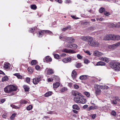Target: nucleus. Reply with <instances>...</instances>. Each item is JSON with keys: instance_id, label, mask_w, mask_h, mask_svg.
I'll use <instances>...</instances> for the list:
<instances>
[{"instance_id": "obj_1", "label": "nucleus", "mask_w": 120, "mask_h": 120, "mask_svg": "<svg viewBox=\"0 0 120 120\" xmlns=\"http://www.w3.org/2000/svg\"><path fill=\"white\" fill-rule=\"evenodd\" d=\"M17 89L16 86L13 85H10L5 87L4 89V90L6 93H9L16 91Z\"/></svg>"}, {"instance_id": "obj_2", "label": "nucleus", "mask_w": 120, "mask_h": 120, "mask_svg": "<svg viewBox=\"0 0 120 120\" xmlns=\"http://www.w3.org/2000/svg\"><path fill=\"white\" fill-rule=\"evenodd\" d=\"M90 38L88 42V44L89 46L95 47H99L100 44L99 42L94 40L92 37H91Z\"/></svg>"}, {"instance_id": "obj_3", "label": "nucleus", "mask_w": 120, "mask_h": 120, "mask_svg": "<svg viewBox=\"0 0 120 120\" xmlns=\"http://www.w3.org/2000/svg\"><path fill=\"white\" fill-rule=\"evenodd\" d=\"M110 66L114 69L116 71H120V63L119 62H111L110 64Z\"/></svg>"}, {"instance_id": "obj_4", "label": "nucleus", "mask_w": 120, "mask_h": 120, "mask_svg": "<svg viewBox=\"0 0 120 120\" xmlns=\"http://www.w3.org/2000/svg\"><path fill=\"white\" fill-rule=\"evenodd\" d=\"M102 86H99L97 84L95 85L94 88L95 89V92L96 95L100 94L101 92V89L102 88Z\"/></svg>"}, {"instance_id": "obj_5", "label": "nucleus", "mask_w": 120, "mask_h": 120, "mask_svg": "<svg viewBox=\"0 0 120 120\" xmlns=\"http://www.w3.org/2000/svg\"><path fill=\"white\" fill-rule=\"evenodd\" d=\"M120 45V41L112 45H109L108 46V47L109 49L112 50Z\"/></svg>"}, {"instance_id": "obj_6", "label": "nucleus", "mask_w": 120, "mask_h": 120, "mask_svg": "<svg viewBox=\"0 0 120 120\" xmlns=\"http://www.w3.org/2000/svg\"><path fill=\"white\" fill-rule=\"evenodd\" d=\"M91 37L89 36H83L81 37L80 39L85 42H88L90 40Z\"/></svg>"}, {"instance_id": "obj_7", "label": "nucleus", "mask_w": 120, "mask_h": 120, "mask_svg": "<svg viewBox=\"0 0 120 120\" xmlns=\"http://www.w3.org/2000/svg\"><path fill=\"white\" fill-rule=\"evenodd\" d=\"M51 32V31L49 30H40L39 31V37H42L44 34L45 33H50Z\"/></svg>"}, {"instance_id": "obj_8", "label": "nucleus", "mask_w": 120, "mask_h": 120, "mask_svg": "<svg viewBox=\"0 0 120 120\" xmlns=\"http://www.w3.org/2000/svg\"><path fill=\"white\" fill-rule=\"evenodd\" d=\"M111 40L113 41H119L120 40V36L119 35L112 34Z\"/></svg>"}, {"instance_id": "obj_9", "label": "nucleus", "mask_w": 120, "mask_h": 120, "mask_svg": "<svg viewBox=\"0 0 120 120\" xmlns=\"http://www.w3.org/2000/svg\"><path fill=\"white\" fill-rule=\"evenodd\" d=\"M94 55L95 56L99 57L103 55V53L98 50L95 51L93 53Z\"/></svg>"}, {"instance_id": "obj_10", "label": "nucleus", "mask_w": 120, "mask_h": 120, "mask_svg": "<svg viewBox=\"0 0 120 120\" xmlns=\"http://www.w3.org/2000/svg\"><path fill=\"white\" fill-rule=\"evenodd\" d=\"M117 101H119L120 102V99L119 98L117 97H115L114 99L111 101L112 104H116L117 103Z\"/></svg>"}, {"instance_id": "obj_11", "label": "nucleus", "mask_w": 120, "mask_h": 120, "mask_svg": "<svg viewBox=\"0 0 120 120\" xmlns=\"http://www.w3.org/2000/svg\"><path fill=\"white\" fill-rule=\"evenodd\" d=\"M62 51L63 52L68 53H75V52L73 50L71 49H64Z\"/></svg>"}, {"instance_id": "obj_12", "label": "nucleus", "mask_w": 120, "mask_h": 120, "mask_svg": "<svg viewBox=\"0 0 120 120\" xmlns=\"http://www.w3.org/2000/svg\"><path fill=\"white\" fill-rule=\"evenodd\" d=\"M11 67L10 64L7 62L4 63L3 68L5 69H10Z\"/></svg>"}, {"instance_id": "obj_13", "label": "nucleus", "mask_w": 120, "mask_h": 120, "mask_svg": "<svg viewBox=\"0 0 120 120\" xmlns=\"http://www.w3.org/2000/svg\"><path fill=\"white\" fill-rule=\"evenodd\" d=\"M112 34H109L105 36L104 37L103 39L105 40H111Z\"/></svg>"}, {"instance_id": "obj_14", "label": "nucleus", "mask_w": 120, "mask_h": 120, "mask_svg": "<svg viewBox=\"0 0 120 120\" xmlns=\"http://www.w3.org/2000/svg\"><path fill=\"white\" fill-rule=\"evenodd\" d=\"M94 105V106H91L89 107L88 108V111H90L91 109H96L98 108V106L94 104H93Z\"/></svg>"}, {"instance_id": "obj_15", "label": "nucleus", "mask_w": 120, "mask_h": 120, "mask_svg": "<svg viewBox=\"0 0 120 120\" xmlns=\"http://www.w3.org/2000/svg\"><path fill=\"white\" fill-rule=\"evenodd\" d=\"M80 103L81 104L85 103L87 101L86 100L85 98L82 97L81 96H80Z\"/></svg>"}, {"instance_id": "obj_16", "label": "nucleus", "mask_w": 120, "mask_h": 120, "mask_svg": "<svg viewBox=\"0 0 120 120\" xmlns=\"http://www.w3.org/2000/svg\"><path fill=\"white\" fill-rule=\"evenodd\" d=\"M80 96L81 95H80L79 96H77V97H76L74 98V99L75 101L77 103H80Z\"/></svg>"}, {"instance_id": "obj_17", "label": "nucleus", "mask_w": 120, "mask_h": 120, "mask_svg": "<svg viewBox=\"0 0 120 120\" xmlns=\"http://www.w3.org/2000/svg\"><path fill=\"white\" fill-rule=\"evenodd\" d=\"M71 60V58L70 57H66L62 60V61L64 62L67 63L70 62Z\"/></svg>"}, {"instance_id": "obj_18", "label": "nucleus", "mask_w": 120, "mask_h": 120, "mask_svg": "<svg viewBox=\"0 0 120 120\" xmlns=\"http://www.w3.org/2000/svg\"><path fill=\"white\" fill-rule=\"evenodd\" d=\"M88 76L86 75H83L79 77V79L81 80H85L88 78Z\"/></svg>"}, {"instance_id": "obj_19", "label": "nucleus", "mask_w": 120, "mask_h": 120, "mask_svg": "<svg viewBox=\"0 0 120 120\" xmlns=\"http://www.w3.org/2000/svg\"><path fill=\"white\" fill-rule=\"evenodd\" d=\"M100 59L101 60L107 63H108L109 61V59L105 57H100Z\"/></svg>"}, {"instance_id": "obj_20", "label": "nucleus", "mask_w": 120, "mask_h": 120, "mask_svg": "<svg viewBox=\"0 0 120 120\" xmlns=\"http://www.w3.org/2000/svg\"><path fill=\"white\" fill-rule=\"evenodd\" d=\"M77 73L76 71L75 70H73L71 76L73 79H75L77 76Z\"/></svg>"}, {"instance_id": "obj_21", "label": "nucleus", "mask_w": 120, "mask_h": 120, "mask_svg": "<svg viewBox=\"0 0 120 120\" xmlns=\"http://www.w3.org/2000/svg\"><path fill=\"white\" fill-rule=\"evenodd\" d=\"M72 94L75 96H76L77 95L78 96L80 95V93L78 92L75 90H72L71 92Z\"/></svg>"}, {"instance_id": "obj_22", "label": "nucleus", "mask_w": 120, "mask_h": 120, "mask_svg": "<svg viewBox=\"0 0 120 120\" xmlns=\"http://www.w3.org/2000/svg\"><path fill=\"white\" fill-rule=\"evenodd\" d=\"M75 39L72 38L67 37V38L66 41L69 42H70L74 41Z\"/></svg>"}, {"instance_id": "obj_23", "label": "nucleus", "mask_w": 120, "mask_h": 120, "mask_svg": "<svg viewBox=\"0 0 120 120\" xmlns=\"http://www.w3.org/2000/svg\"><path fill=\"white\" fill-rule=\"evenodd\" d=\"M68 90V89L67 87H63L60 90V93H63L65 91H67Z\"/></svg>"}, {"instance_id": "obj_24", "label": "nucleus", "mask_w": 120, "mask_h": 120, "mask_svg": "<svg viewBox=\"0 0 120 120\" xmlns=\"http://www.w3.org/2000/svg\"><path fill=\"white\" fill-rule=\"evenodd\" d=\"M9 78L7 76H5L3 77L2 79V82H6L8 80Z\"/></svg>"}, {"instance_id": "obj_25", "label": "nucleus", "mask_w": 120, "mask_h": 120, "mask_svg": "<svg viewBox=\"0 0 120 120\" xmlns=\"http://www.w3.org/2000/svg\"><path fill=\"white\" fill-rule=\"evenodd\" d=\"M105 63L100 61L98 62L96 64L97 66H104L105 65Z\"/></svg>"}, {"instance_id": "obj_26", "label": "nucleus", "mask_w": 120, "mask_h": 120, "mask_svg": "<svg viewBox=\"0 0 120 120\" xmlns=\"http://www.w3.org/2000/svg\"><path fill=\"white\" fill-rule=\"evenodd\" d=\"M60 85V83L59 82H56L53 84V87L54 88H56L59 87Z\"/></svg>"}, {"instance_id": "obj_27", "label": "nucleus", "mask_w": 120, "mask_h": 120, "mask_svg": "<svg viewBox=\"0 0 120 120\" xmlns=\"http://www.w3.org/2000/svg\"><path fill=\"white\" fill-rule=\"evenodd\" d=\"M52 94V91H49L46 93L45 94L44 96L45 97H48L51 95Z\"/></svg>"}, {"instance_id": "obj_28", "label": "nucleus", "mask_w": 120, "mask_h": 120, "mask_svg": "<svg viewBox=\"0 0 120 120\" xmlns=\"http://www.w3.org/2000/svg\"><path fill=\"white\" fill-rule=\"evenodd\" d=\"M45 60L46 62H50L52 60L51 58L49 56H47L45 58Z\"/></svg>"}, {"instance_id": "obj_29", "label": "nucleus", "mask_w": 120, "mask_h": 120, "mask_svg": "<svg viewBox=\"0 0 120 120\" xmlns=\"http://www.w3.org/2000/svg\"><path fill=\"white\" fill-rule=\"evenodd\" d=\"M23 88L25 91H28L30 89L29 87L26 85H24L23 86Z\"/></svg>"}, {"instance_id": "obj_30", "label": "nucleus", "mask_w": 120, "mask_h": 120, "mask_svg": "<svg viewBox=\"0 0 120 120\" xmlns=\"http://www.w3.org/2000/svg\"><path fill=\"white\" fill-rule=\"evenodd\" d=\"M13 75L16 76L19 79H21L22 78V76L20 75L19 73H15Z\"/></svg>"}, {"instance_id": "obj_31", "label": "nucleus", "mask_w": 120, "mask_h": 120, "mask_svg": "<svg viewBox=\"0 0 120 120\" xmlns=\"http://www.w3.org/2000/svg\"><path fill=\"white\" fill-rule=\"evenodd\" d=\"M67 37L65 36H64L63 35H61L59 37L60 39L64 41H66V39Z\"/></svg>"}, {"instance_id": "obj_32", "label": "nucleus", "mask_w": 120, "mask_h": 120, "mask_svg": "<svg viewBox=\"0 0 120 120\" xmlns=\"http://www.w3.org/2000/svg\"><path fill=\"white\" fill-rule=\"evenodd\" d=\"M73 108V109L76 110H79V108L78 105L76 104L73 105L72 106Z\"/></svg>"}, {"instance_id": "obj_33", "label": "nucleus", "mask_w": 120, "mask_h": 120, "mask_svg": "<svg viewBox=\"0 0 120 120\" xmlns=\"http://www.w3.org/2000/svg\"><path fill=\"white\" fill-rule=\"evenodd\" d=\"M71 26H69L66 27L65 28H64L62 29V31H65L67 29H71Z\"/></svg>"}, {"instance_id": "obj_34", "label": "nucleus", "mask_w": 120, "mask_h": 120, "mask_svg": "<svg viewBox=\"0 0 120 120\" xmlns=\"http://www.w3.org/2000/svg\"><path fill=\"white\" fill-rule=\"evenodd\" d=\"M54 73V71L52 69H50L48 71V75H49L50 74H53Z\"/></svg>"}, {"instance_id": "obj_35", "label": "nucleus", "mask_w": 120, "mask_h": 120, "mask_svg": "<svg viewBox=\"0 0 120 120\" xmlns=\"http://www.w3.org/2000/svg\"><path fill=\"white\" fill-rule=\"evenodd\" d=\"M27 70L29 74L32 73L33 72V70L31 68H28L27 69Z\"/></svg>"}, {"instance_id": "obj_36", "label": "nucleus", "mask_w": 120, "mask_h": 120, "mask_svg": "<svg viewBox=\"0 0 120 120\" xmlns=\"http://www.w3.org/2000/svg\"><path fill=\"white\" fill-rule=\"evenodd\" d=\"M33 82L34 84H37L38 82V78L34 79H33Z\"/></svg>"}, {"instance_id": "obj_37", "label": "nucleus", "mask_w": 120, "mask_h": 120, "mask_svg": "<svg viewBox=\"0 0 120 120\" xmlns=\"http://www.w3.org/2000/svg\"><path fill=\"white\" fill-rule=\"evenodd\" d=\"M54 58L56 59H59L60 58V57L59 55L57 54H53Z\"/></svg>"}, {"instance_id": "obj_38", "label": "nucleus", "mask_w": 120, "mask_h": 120, "mask_svg": "<svg viewBox=\"0 0 120 120\" xmlns=\"http://www.w3.org/2000/svg\"><path fill=\"white\" fill-rule=\"evenodd\" d=\"M30 7L31 9L34 10H35L37 8V7L35 5H31Z\"/></svg>"}, {"instance_id": "obj_39", "label": "nucleus", "mask_w": 120, "mask_h": 120, "mask_svg": "<svg viewBox=\"0 0 120 120\" xmlns=\"http://www.w3.org/2000/svg\"><path fill=\"white\" fill-rule=\"evenodd\" d=\"M94 29V26H91L88 28V30L91 31H93Z\"/></svg>"}, {"instance_id": "obj_40", "label": "nucleus", "mask_w": 120, "mask_h": 120, "mask_svg": "<svg viewBox=\"0 0 120 120\" xmlns=\"http://www.w3.org/2000/svg\"><path fill=\"white\" fill-rule=\"evenodd\" d=\"M37 62V60H33L31 62V64L32 65L36 64Z\"/></svg>"}, {"instance_id": "obj_41", "label": "nucleus", "mask_w": 120, "mask_h": 120, "mask_svg": "<svg viewBox=\"0 0 120 120\" xmlns=\"http://www.w3.org/2000/svg\"><path fill=\"white\" fill-rule=\"evenodd\" d=\"M77 45L75 44H72V48H71L76 49L77 47Z\"/></svg>"}, {"instance_id": "obj_42", "label": "nucleus", "mask_w": 120, "mask_h": 120, "mask_svg": "<svg viewBox=\"0 0 120 120\" xmlns=\"http://www.w3.org/2000/svg\"><path fill=\"white\" fill-rule=\"evenodd\" d=\"M66 46L68 48H72V44H68L66 45Z\"/></svg>"}, {"instance_id": "obj_43", "label": "nucleus", "mask_w": 120, "mask_h": 120, "mask_svg": "<svg viewBox=\"0 0 120 120\" xmlns=\"http://www.w3.org/2000/svg\"><path fill=\"white\" fill-rule=\"evenodd\" d=\"M32 106L31 105H30L27 107V109L28 110H30L32 109Z\"/></svg>"}, {"instance_id": "obj_44", "label": "nucleus", "mask_w": 120, "mask_h": 120, "mask_svg": "<svg viewBox=\"0 0 120 120\" xmlns=\"http://www.w3.org/2000/svg\"><path fill=\"white\" fill-rule=\"evenodd\" d=\"M11 106L13 108H14L16 109L20 108L19 107H18L16 106L13 104L11 105Z\"/></svg>"}, {"instance_id": "obj_45", "label": "nucleus", "mask_w": 120, "mask_h": 120, "mask_svg": "<svg viewBox=\"0 0 120 120\" xmlns=\"http://www.w3.org/2000/svg\"><path fill=\"white\" fill-rule=\"evenodd\" d=\"M105 9L104 8H100L99 10V11L100 13H101L103 12L104 11H105Z\"/></svg>"}, {"instance_id": "obj_46", "label": "nucleus", "mask_w": 120, "mask_h": 120, "mask_svg": "<svg viewBox=\"0 0 120 120\" xmlns=\"http://www.w3.org/2000/svg\"><path fill=\"white\" fill-rule=\"evenodd\" d=\"M84 93L87 97H89L90 95V93L89 92H84Z\"/></svg>"}, {"instance_id": "obj_47", "label": "nucleus", "mask_w": 120, "mask_h": 120, "mask_svg": "<svg viewBox=\"0 0 120 120\" xmlns=\"http://www.w3.org/2000/svg\"><path fill=\"white\" fill-rule=\"evenodd\" d=\"M43 68L42 65H41L40 66L38 65V71H41Z\"/></svg>"}, {"instance_id": "obj_48", "label": "nucleus", "mask_w": 120, "mask_h": 120, "mask_svg": "<svg viewBox=\"0 0 120 120\" xmlns=\"http://www.w3.org/2000/svg\"><path fill=\"white\" fill-rule=\"evenodd\" d=\"M16 115V114L15 113L13 114L10 117L11 119L12 120H13L15 117Z\"/></svg>"}, {"instance_id": "obj_49", "label": "nucleus", "mask_w": 120, "mask_h": 120, "mask_svg": "<svg viewBox=\"0 0 120 120\" xmlns=\"http://www.w3.org/2000/svg\"><path fill=\"white\" fill-rule=\"evenodd\" d=\"M28 102L26 100H22L20 101V103L22 104H26Z\"/></svg>"}, {"instance_id": "obj_50", "label": "nucleus", "mask_w": 120, "mask_h": 120, "mask_svg": "<svg viewBox=\"0 0 120 120\" xmlns=\"http://www.w3.org/2000/svg\"><path fill=\"white\" fill-rule=\"evenodd\" d=\"M81 66V64L80 63H77L75 65L76 67L77 68H79Z\"/></svg>"}, {"instance_id": "obj_51", "label": "nucleus", "mask_w": 120, "mask_h": 120, "mask_svg": "<svg viewBox=\"0 0 120 120\" xmlns=\"http://www.w3.org/2000/svg\"><path fill=\"white\" fill-rule=\"evenodd\" d=\"M37 28L36 27L32 28L29 30V32H32L35 30L36 29H37Z\"/></svg>"}, {"instance_id": "obj_52", "label": "nucleus", "mask_w": 120, "mask_h": 120, "mask_svg": "<svg viewBox=\"0 0 120 120\" xmlns=\"http://www.w3.org/2000/svg\"><path fill=\"white\" fill-rule=\"evenodd\" d=\"M104 13L105 15L106 16H108L110 14V12L107 11H105Z\"/></svg>"}, {"instance_id": "obj_53", "label": "nucleus", "mask_w": 120, "mask_h": 120, "mask_svg": "<svg viewBox=\"0 0 120 120\" xmlns=\"http://www.w3.org/2000/svg\"><path fill=\"white\" fill-rule=\"evenodd\" d=\"M111 114L112 115L115 116L116 115V112L114 110L112 111L111 112Z\"/></svg>"}, {"instance_id": "obj_54", "label": "nucleus", "mask_w": 120, "mask_h": 120, "mask_svg": "<svg viewBox=\"0 0 120 120\" xmlns=\"http://www.w3.org/2000/svg\"><path fill=\"white\" fill-rule=\"evenodd\" d=\"M43 78V77L41 75H39L38 76V82L41 80L42 78Z\"/></svg>"}, {"instance_id": "obj_55", "label": "nucleus", "mask_w": 120, "mask_h": 120, "mask_svg": "<svg viewBox=\"0 0 120 120\" xmlns=\"http://www.w3.org/2000/svg\"><path fill=\"white\" fill-rule=\"evenodd\" d=\"M92 119H94L96 116V114H92L91 115Z\"/></svg>"}, {"instance_id": "obj_56", "label": "nucleus", "mask_w": 120, "mask_h": 120, "mask_svg": "<svg viewBox=\"0 0 120 120\" xmlns=\"http://www.w3.org/2000/svg\"><path fill=\"white\" fill-rule=\"evenodd\" d=\"M30 78L28 77L26 78V82L28 83H29L30 81Z\"/></svg>"}, {"instance_id": "obj_57", "label": "nucleus", "mask_w": 120, "mask_h": 120, "mask_svg": "<svg viewBox=\"0 0 120 120\" xmlns=\"http://www.w3.org/2000/svg\"><path fill=\"white\" fill-rule=\"evenodd\" d=\"M112 25V26L113 27H114V26L115 27H120V25H116V24H112L111 25Z\"/></svg>"}, {"instance_id": "obj_58", "label": "nucleus", "mask_w": 120, "mask_h": 120, "mask_svg": "<svg viewBox=\"0 0 120 120\" xmlns=\"http://www.w3.org/2000/svg\"><path fill=\"white\" fill-rule=\"evenodd\" d=\"M77 57L79 59H81L82 58V57L79 54L77 55Z\"/></svg>"}, {"instance_id": "obj_59", "label": "nucleus", "mask_w": 120, "mask_h": 120, "mask_svg": "<svg viewBox=\"0 0 120 120\" xmlns=\"http://www.w3.org/2000/svg\"><path fill=\"white\" fill-rule=\"evenodd\" d=\"M84 62L86 64H87L89 62V60L87 59H85L84 60Z\"/></svg>"}, {"instance_id": "obj_60", "label": "nucleus", "mask_w": 120, "mask_h": 120, "mask_svg": "<svg viewBox=\"0 0 120 120\" xmlns=\"http://www.w3.org/2000/svg\"><path fill=\"white\" fill-rule=\"evenodd\" d=\"M74 88L76 89H78L79 88V86L78 85L76 84L74 85Z\"/></svg>"}, {"instance_id": "obj_61", "label": "nucleus", "mask_w": 120, "mask_h": 120, "mask_svg": "<svg viewBox=\"0 0 120 120\" xmlns=\"http://www.w3.org/2000/svg\"><path fill=\"white\" fill-rule=\"evenodd\" d=\"M65 2L66 3H69L71 2V1L70 0H66L65 1Z\"/></svg>"}, {"instance_id": "obj_62", "label": "nucleus", "mask_w": 120, "mask_h": 120, "mask_svg": "<svg viewBox=\"0 0 120 120\" xmlns=\"http://www.w3.org/2000/svg\"><path fill=\"white\" fill-rule=\"evenodd\" d=\"M102 88H104V89H108V87L107 86H102Z\"/></svg>"}, {"instance_id": "obj_63", "label": "nucleus", "mask_w": 120, "mask_h": 120, "mask_svg": "<svg viewBox=\"0 0 120 120\" xmlns=\"http://www.w3.org/2000/svg\"><path fill=\"white\" fill-rule=\"evenodd\" d=\"M0 102L2 103H3L5 101V100L4 99H2L0 100Z\"/></svg>"}, {"instance_id": "obj_64", "label": "nucleus", "mask_w": 120, "mask_h": 120, "mask_svg": "<svg viewBox=\"0 0 120 120\" xmlns=\"http://www.w3.org/2000/svg\"><path fill=\"white\" fill-rule=\"evenodd\" d=\"M85 52L87 53L89 55H91L90 53V52L88 51H86Z\"/></svg>"}]
</instances>
